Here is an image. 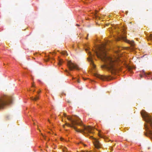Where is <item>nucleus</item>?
Listing matches in <instances>:
<instances>
[{
    "mask_svg": "<svg viewBox=\"0 0 152 152\" xmlns=\"http://www.w3.org/2000/svg\"><path fill=\"white\" fill-rule=\"evenodd\" d=\"M98 58H100L105 64L102 66V68L110 70H113L115 61H117L118 58L111 57L107 55L105 48L103 46L99 48L96 52Z\"/></svg>",
    "mask_w": 152,
    "mask_h": 152,
    "instance_id": "obj_1",
    "label": "nucleus"
},
{
    "mask_svg": "<svg viewBox=\"0 0 152 152\" xmlns=\"http://www.w3.org/2000/svg\"><path fill=\"white\" fill-rule=\"evenodd\" d=\"M67 119L70 121L71 124L68 123H66L65 125L74 128L75 130L77 132H81L82 131L79 129H77L76 127L74 126L75 124H79V121L78 120H73L71 118L70 116H68L67 117Z\"/></svg>",
    "mask_w": 152,
    "mask_h": 152,
    "instance_id": "obj_2",
    "label": "nucleus"
},
{
    "mask_svg": "<svg viewBox=\"0 0 152 152\" xmlns=\"http://www.w3.org/2000/svg\"><path fill=\"white\" fill-rule=\"evenodd\" d=\"M141 114L145 121L149 123L152 127V123H151L152 118L145 110H142L141 112Z\"/></svg>",
    "mask_w": 152,
    "mask_h": 152,
    "instance_id": "obj_3",
    "label": "nucleus"
},
{
    "mask_svg": "<svg viewBox=\"0 0 152 152\" xmlns=\"http://www.w3.org/2000/svg\"><path fill=\"white\" fill-rule=\"evenodd\" d=\"M68 66L70 70H72L73 69H75L77 70L79 69L78 66L76 64L72 63L71 61H68Z\"/></svg>",
    "mask_w": 152,
    "mask_h": 152,
    "instance_id": "obj_4",
    "label": "nucleus"
},
{
    "mask_svg": "<svg viewBox=\"0 0 152 152\" xmlns=\"http://www.w3.org/2000/svg\"><path fill=\"white\" fill-rule=\"evenodd\" d=\"M90 138L93 139V142L95 147L98 149L100 147V144L98 140L92 136L90 137Z\"/></svg>",
    "mask_w": 152,
    "mask_h": 152,
    "instance_id": "obj_5",
    "label": "nucleus"
},
{
    "mask_svg": "<svg viewBox=\"0 0 152 152\" xmlns=\"http://www.w3.org/2000/svg\"><path fill=\"white\" fill-rule=\"evenodd\" d=\"M84 129L85 131H86L90 133L93 134L94 132L93 131V128L90 126H85Z\"/></svg>",
    "mask_w": 152,
    "mask_h": 152,
    "instance_id": "obj_6",
    "label": "nucleus"
},
{
    "mask_svg": "<svg viewBox=\"0 0 152 152\" xmlns=\"http://www.w3.org/2000/svg\"><path fill=\"white\" fill-rule=\"evenodd\" d=\"M122 38L124 41L132 45H133L134 42L133 41H130L129 40H127L125 37H122Z\"/></svg>",
    "mask_w": 152,
    "mask_h": 152,
    "instance_id": "obj_7",
    "label": "nucleus"
},
{
    "mask_svg": "<svg viewBox=\"0 0 152 152\" xmlns=\"http://www.w3.org/2000/svg\"><path fill=\"white\" fill-rule=\"evenodd\" d=\"M39 99V97L38 96H36V97L34 98H33V97H31V99L34 100V101H36L38 99Z\"/></svg>",
    "mask_w": 152,
    "mask_h": 152,
    "instance_id": "obj_8",
    "label": "nucleus"
},
{
    "mask_svg": "<svg viewBox=\"0 0 152 152\" xmlns=\"http://www.w3.org/2000/svg\"><path fill=\"white\" fill-rule=\"evenodd\" d=\"M4 102L3 101L0 100V107H2V105H4Z\"/></svg>",
    "mask_w": 152,
    "mask_h": 152,
    "instance_id": "obj_9",
    "label": "nucleus"
},
{
    "mask_svg": "<svg viewBox=\"0 0 152 152\" xmlns=\"http://www.w3.org/2000/svg\"><path fill=\"white\" fill-rule=\"evenodd\" d=\"M92 57H91V56L88 58V61H89L91 62L93 64V61H92Z\"/></svg>",
    "mask_w": 152,
    "mask_h": 152,
    "instance_id": "obj_10",
    "label": "nucleus"
},
{
    "mask_svg": "<svg viewBox=\"0 0 152 152\" xmlns=\"http://www.w3.org/2000/svg\"><path fill=\"white\" fill-rule=\"evenodd\" d=\"M62 60L60 59V60H59V62H58V64L59 65H61V64L62 63Z\"/></svg>",
    "mask_w": 152,
    "mask_h": 152,
    "instance_id": "obj_11",
    "label": "nucleus"
},
{
    "mask_svg": "<svg viewBox=\"0 0 152 152\" xmlns=\"http://www.w3.org/2000/svg\"><path fill=\"white\" fill-rule=\"evenodd\" d=\"M63 150L64 152L65 151H67V149L66 147H64V148H63Z\"/></svg>",
    "mask_w": 152,
    "mask_h": 152,
    "instance_id": "obj_12",
    "label": "nucleus"
},
{
    "mask_svg": "<svg viewBox=\"0 0 152 152\" xmlns=\"http://www.w3.org/2000/svg\"><path fill=\"white\" fill-rule=\"evenodd\" d=\"M150 37H151V38L152 39V34L151 35V36H150Z\"/></svg>",
    "mask_w": 152,
    "mask_h": 152,
    "instance_id": "obj_13",
    "label": "nucleus"
},
{
    "mask_svg": "<svg viewBox=\"0 0 152 152\" xmlns=\"http://www.w3.org/2000/svg\"><path fill=\"white\" fill-rule=\"evenodd\" d=\"M34 84H32V87H34Z\"/></svg>",
    "mask_w": 152,
    "mask_h": 152,
    "instance_id": "obj_14",
    "label": "nucleus"
},
{
    "mask_svg": "<svg viewBox=\"0 0 152 152\" xmlns=\"http://www.w3.org/2000/svg\"><path fill=\"white\" fill-rule=\"evenodd\" d=\"M64 126H65V125H64L63 126V127H64Z\"/></svg>",
    "mask_w": 152,
    "mask_h": 152,
    "instance_id": "obj_15",
    "label": "nucleus"
},
{
    "mask_svg": "<svg viewBox=\"0 0 152 152\" xmlns=\"http://www.w3.org/2000/svg\"><path fill=\"white\" fill-rule=\"evenodd\" d=\"M66 53V52H64V54H65V53Z\"/></svg>",
    "mask_w": 152,
    "mask_h": 152,
    "instance_id": "obj_16",
    "label": "nucleus"
},
{
    "mask_svg": "<svg viewBox=\"0 0 152 152\" xmlns=\"http://www.w3.org/2000/svg\"><path fill=\"white\" fill-rule=\"evenodd\" d=\"M64 116H66V114H64Z\"/></svg>",
    "mask_w": 152,
    "mask_h": 152,
    "instance_id": "obj_17",
    "label": "nucleus"
},
{
    "mask_svg": "<svg viewBox=\"0 0 152 152\" xmlns=\"http://www.w3.org/2000/svg\"><path fill=\"white\" fill-rule=\"evenodd\" d=\"M78 82L79 83L80 82L78 80Z\"/></svg>",
    "mask_w": 152,
    "mask_h": 152,
    "instance_id": "obj_18",
    "label": "nucleus"
},
{
    "mask_svg": "<svg viewBox=\"0 0 152 152\" xmlns=\"http://www.w3.org/2000/svg\"><path fill=\"white\" fill-rule=\"evenodd\" d=\"M61 140H62V138H61Z\"/></svg>",
    "mask_w": 152,
    "mask_h": 152,
    "instance_id": "obj_19",
    "label": "nucleus"
},
{
    "mask_svg": "<svg viewBox=\"0 0 152 152\" xmlns=\"http://www.w3.org/2000/svg\"><path fill=\"white\" fill-rule=\"evenodd\" d=\"M99 136H100V135H99Z\"/></svg>",
    "mask_w": 152,
    "mask_h": 152,
    "instance_id": "obj_20",
    "label": "nucleus"
}]
</instances>
